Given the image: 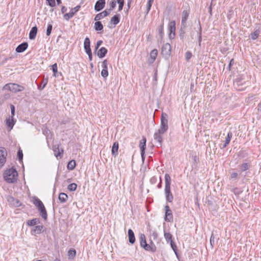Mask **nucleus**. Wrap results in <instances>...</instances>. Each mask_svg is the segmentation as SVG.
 <instances>
[{
	"label": "nucleus",
	"mask_w": 261,
	"mask_h": 261,
	"mask_svg": "<svg viewBox=\"0 0 261 261\" xmlns=\"http://www.w3.org/2000/svg\"><path fill=\"white\" fill-rule=\"evenodd\" d=\"M167 115L163 113L161 119V125L160 128L154 133L153 138L156 141L159 145L162 146L163 142V135L167 131L168 129Z\"/></svg>",
	"instance_id": "nucleus-1"
},
{
	"label": "nucleus",
	"mask_w": 261,
	"mask_h": 261,
	"mask_svg": "<svg viewBox=\"0 0 261 261\" xmlns=\"http://www.w3.org/2000/svg\"><path fill=\"white\" fill-rule=\"evenodd\" d=\"M165 195L166 201L168 202H172L173 200V196L171 192V179L169 174L166 173L165 175Z\"/></svg>",
	"instance_id": "nucleus-2"
},
{
	"label": "nucleus",
	"mask_w": 261,
	"mask_h": 261,
	"mask_svg": "<svg viewBox=\"0 0 261 261\" xmlns=\"http://www.w3.org/2000/svg\"><path fill=\"white\" fill-rule=\"evenodd\" d=\"M18 173L14 168H11L6 170L4 174L5 180L9 183H13L17 180Z\"/></svg>",
	"instance_id": "nucleus-3"
},
{
	"label": "nucleus",
	"mask_w": 261,
	"mask_h": 261,
	"mask_svg": "<svg viewBox=\"0 0 261 261\" xmlns=\"http://www.w3.org/2000/svg\"><path fill=\"white\" fill-rule=\"evenodd\" d=\"M33 203L39 211L41 217L44 219H46L47 216V212L42 202L37 197H34L33 199Z\"/></svg>",
	"instance_id": "nucleus-4"
},
{
	"label": "nucleus",
	"mask_w": 261,
	"mask_h": 261,
	"mask_svg": "<svg viewBox=\"0 0 261 261\" xmlns=\"http://www.w3.org/2000/svg\"><path fill=\"white\" fill-rule=\"evenodd\" d=\"M3 89L9 90L10 91L13 93H16L18 92H21L23 91L24 90V87L17 84L9 83L6 84L4 86Z\"/></svg>",
	"instance_id": "nucleus-5"
},
{
	"label": "nucleus",
	"mask_w": 261,
	"mask_h": 261,
	"mask_svg": "<svg viewBox=\"0 0 261 261\" xmlns=\"http://www.w3.org/2000/svg\"><path fill=\"white\" fill-rule=\"evenodd\" d=\"M139 241L140 246L147 251H154L155 249L153 247H151L149 244H147L146 241V237L144 234H140L139 237Z\"/></svg>",
	"instance_id": "nucleus-6"
},
{
	"label": "nucleus",
	"mask_w": 261,
	"mask_h": 261,
	"mask_svg": "<svg viewBox=\"0 0 261 261\" xmlns=\"http://www.w3.org/2000/svg\"><path fill=\"white\" fill-rule=\"evenodd\" d=\"M171 53V46L169 43L164 44L162 47L161 53L165 58H168Z\"/></svg>",
	"instance_id": "nucleus-7"
},
{
	"label": "nucleus",
	"mask_w": 261,
	"mask_h": 261,
	"mask_svg": "<svg viewBox=\"0 0 261 261\" xmlns=\"http://www.w3.org/2000/svg\"><path fill=\"white\" fill-rule=\"evenodd\" d=\"M7 156L6 149L4 147H0V169L5 165Z\"/></svg>",
	"instance_id": "nucleus-8"
},
{
	"label": "nucleus",
	"mask_w": 261,
	"mask_h": 261,
	"mask_svg": "<svg viewBox=\"0 0 261 261\" xmlns=\"http://www.w3.org/2000/svg\"><path fill=\"white\" fill-rule=\"evenodd\" d=\"M168 30L169 31V37L173 38L175 36V22L174 21H171L168 24Z\"/></svg>",
	"instance_id": "nucleus-9"
},
{
	"label": "nucleus",
	"mask_w": 261,
	"mask_h": 261,
	"mask_svg": "<svg viewBox=\"0 0 261 261\" xmlns=\"http://www.w3.org/2000/svg\"><path fill=\"white\" fill-rule=\"evenodd\" d=\"M146 139L143 137L142 139L140 142L139 147L141 150V155L143 160L144 159L145 150L146 148Z\"/></svg>",
	"instance_id": "nucleus-10"
},
{
	"label": "nucleus",
	"mask_w": 261,
	"mask_h": 261,
	"mask_svg": "<svg viewBox=\"0 0 261 261\" xmlns=\"http://www.w3.org/2000/svg\"><path fill=\"white\" fill-rule=\"evenodd\" d=\"M165 220L166 221H170L173 219V215L172 211L170 210L169 206L166 205L165 206Z\"/></svg>",
	"instance_id": "nucleus-11"
},
{
	"label": "nucleus",
	"mask_w": 261,
	"mask_h": 261,
	"mask_svg": "<svg viewBox=\"0 0 261 261\" xmlns=\"http://www.w3.org/2000/svg\"><path fill=\"white\" fill-rule=\"evenodd\" d=\"M105 0H98L96 2L94 6L95 10L97 12L101 10L105 6Z\"/></svg>",
	"instance_id": "nucleus-12"
},
{
	"label": "nucleus",
	"mask_w": 261,
	"mask_h": 261,
	"mask_svg": "<svg viewBox=\"0 0 261 261\" xmlns=\"http://www.w3.org/2000/svg\"><path fill=\"white\" fill-rule=\"evenodd\" d=\"M158 54V50L154 49L152 50L150 53V57L148 59V61L150 63H153L156 59Z\"/></svg>",
	"instance_id": "nucleus-13"
},
{
	"label": "nucleus",
	"mask_w": 261,
	"mask_h": 261,
	"mask_svg": "<svg viewBox=\"0 0 261 261\" xmlns=\"http://www.w3.org/2000/svg\"><path fill=\"white\" fill-rule=\"evenodd\" d=\"M110 14V12H108V11L107 10H105L103 11V12H101V13H99L98 14H97L95 18H94V20L95 21H98V20H99L102 18H103L104 17L107 16L108 15H109Z\"/></svg>",
	"instance_id": "nucleus-14"
},
{
	"label": "nucleus",
	"mask_w": 261,
	"mask_h": 261,
	"mask_svg": "<svg viewBox=\"0 0 261 261\" xmlns=\"http://www.w3.org/2000/svg\"><path fill=\"white\" fill-rule=\"evenodd\" d=\"M28 44L27 42H23L19 44L16 48L17 53H22L28 47Z\"/></svg>",
	"instance_id": "nucleus-15"
},
{
	"label": "nucleus",
	"mask_w": 261,
	"mask_h": 261,
	"mask_svg": "<svg viewBox=\"0 0 261 261\" xmlns=\"http://www.w3.org/2000/svg\"><path fill=\"white\" fill-rule=\"evenodd\" d=\"M119 148V143L115 142L113 143L112 148V154L113 156L116 157L118 155V151Z\"/></svg>",
	"instance_id": "nucleus-16"
},
{
	"label": "nucleus",
	"mask_w": 261,
	"mask_h": 261,
	"mask_svg": "<svg viewBox=\"0 0 261 261\" xmlns=\"http://www.w3.org/2000/svg\"><path fill=\"white\" fill-rule=\"evenodd\" d=\"M189 13L187 10L183 11L182 13L181 25L185 27L186 25V21L189 17Z\"/></svg>",
	"instance_id": "nucleus-17"
},
{
	"label": "nucleus",
	"mask_w": 261,
	"mask_h": 261,
	"mask_svg": "<svg viewBox=\"0 0 261 261\" xmlns=\"http://www.w3.org/2000/svg\"><path fill=\"white\" fill-rule=\"evenodd\" d=\"M84 49H85V52H90V51H91V49L90 48V40L88 37H86L85 39L84 43Z\"/></svg>",
	"instance_id": "nucleus-18"
},
{
	"label": "nucleus",
	"mask_w": 261,
	"mask_h": 261,
	"mask_svg": "<svg viewBox=\"0 0 261 261\" xmlns=\"http://www.w3.org/2000/svg\"><path fill=\"white\" fill-rule=\"evenodd\" d=\"M232 133L231 132H229L228 133L227 137L225 138L224 144L223 145V146L222 147H221V149L225 148L229 144V143H230L231 138H232Z\"/></svg>",
	"instance_id": "nucleus-19"
},
{
	"label": "nucleus",
	"mask_w": 261,
	"mask_h": 261,
	"mask_svg": "<svg viewBox=\"0 0 261 261\" xmlns=\"http://www.w3.org/2000/svg\"><path fill=\"white\" fill-rule=\"evenodd\" d=\"M37 27L36 26L33 27L29 34V38L30 39L33 40L34 39L36 36L37 33Z\"/></svg>",
	"instance_id": "nucleus-20"
},
{
	"label": "nucleus",
	"mask_w": 261,
	"mask_h": 261,
	"mask_svg": "<svg viewBox=\"0 0 261 261\" xmlns=\"http://www.w3.org/2000/svg\"><path fill=\"white\" fill-rule=\"evenodd\" d=\"M108 50L104 47H101L97 52V56L100 58H102L106 55Z\"/></svg>",
	"instance_id": "nucleus-21"
},
{
	"label": "nucleus",
	"mask_w": 261,
	"mask_h": 261,
	"mask_svg": "<svg viewBox=\"0 0 261 261\" xmlns=\"http://www.w3.org/2000/svg\"><path fill=\"white\" fill-rule=\"evenodd\" d=\"M128 236L129 243L133 244L135 242L136 239L134 233L132 229H128Z\"/></svg>",
	"instance_id": "nucleus-22"
},
{
	"label": "nucleus",
	"mask_w": 261,
	"mask_h": 261,
	"mask_svg": "<svg viewBox=\"0 0 261 261\" xmlns=\"http://www.w3.org/2000/svg\"><path fill=\"white\" fill-rule=\"evenodd\" d=\"M53 150L55 152V155H56V156L57 158H58L59 156H61V154H63V150L62 149L61 150V151H60V148H59V145H54L53 146Z\"/></svg>",
	"instance_id": "nucleus-23"
},
{
	"label": "nucleus",
	"mask_w": 261,
	"mask_h": 261,
	"mask_svg": "<svg viewBox=\"0 0 261 261\" xmlns=\"http://www.w3.org/2000/svg\"><path fill=\"white\" fill-rule=\"evenodd\" d=\"M6 124L8 127H10V130L12 129L14 125V120L13 116H11V118L9 117L6 120Z\"/></svg>",
	"instance_id": "nucleus-24"
},
{
	"label": "nucleus",
	"mask_w": 261,
	"mask_h": 261,
	"mask_svg": "<svg viewBox=\"0 0 261 261\" xmlns=\"http://www.w3.org/2000/svg\"><path fill=\"white\" fill-rule=\"evenodd\" d=\"M39 218H34L31 220H28L27 223L28 226H33L39 223Z\"/></svg>",
	"instance_id": "nucleus-25"
},
{
	"label": "nucleus",
	"mask_w": 261,
	"mask_h": 261,
	"mask_svg": "<svg viewBox=\"0 0 261 261\" xmlns=\"http://www.w3.org/2000/svg\"><path fill=\"white\" fill-rule=\"evenodd\" d=\"M67 198V195L64 193H61L59 195V200L62 203L65 202Z\"/></svg>",
	"instance_id": "nucleus-26"
},
{
	"label": "nucleus",
	"mask_w": 261,
	"mask_h": 261,
	"mask_svg": "<svg viewBox=\"0 0 261 261\" xmlns=\"http://www.w3.org/2000/svg\"><path fill=\"white\" fill-rule=\"evenodd\" d=\"M103 28V25L100 21H96L94 23V29L96 31H99L102 30Z\"/></svg>",
	"instance_id": "nucleus-27"
},
{
	"label": "nucleus",
	"mask_w": 261,
	"mask_h": 261,
	"mask_svg": "<svg viewBox=\"0 0 261 261\" xmlns=\"http://www.w3.org/2000/svg\"><path fill=\"white\" fill-rule=\"evenodd\" d=\"M120 21L119 15H115L111 19V22L113 23L114 25L117 24Z\"/></svg>",
	"instance_id": "nucleus-28"
},
{
	"label": "nucleus",
	"mask_w": 261,
	"mask_h": 261,
	"mask_svg": "<svg viewBox=\"0 0 261 261\" xmlns=\"http://www.w3.org/2000/svg\"><path fill=\"white\" fill-rule=\"evenodd\" d=\"M164 237H165V238L167 242H170L171 241H173L172 239V234L170 232H168L166 231L165 229H164Z\"/></svg>",
	"instance_id": "nucleus-29"
},
{
	"label": "nucleus",
	"mask_w": 261,
	"mask_h": 261,
	"mask_svg": "<svg viewBox=\"0 0 261 261\" xmlns=\"http://www.w3.org/2000/svg\"><path fill=\"white\" fill-rule=\"evenodd\" d=\"M76 165V163L74 160H71L69 162L67 165V168L69 170H72L74 169Z\"/></svg>",
	"instance_id": "nucleus-30"
},
{
	"label": "nucleus",
	"mask_w": 261,
	"mask_h": 261,
	"mask_svg": "<svg viewBox=\"0 0 261 261\" xmlns=\"http://www.w3.org/2000/svg\"><path fill=\"white\" fill-rule=\"evenodd\" d=\"M260 33V31L259 30H255L254 32L250 34V37L252 40L256 39Z\"/></svg>",
	"instance_id": "nucleus-31"
},
{
	"label": "nucleus",
	"mask_w": 261,
	"mask_h": 261,
	"mask_svg": "<svg viewBox=\"0 0 261 261\" xmlns=\"http://www.w3.org/2000/svg\"><path fill=\"white\" fill-rule=\"evenodd\" d=\"M198 25H199L198 44H199V45L200 46L201 42L202 41V33H201L202 29H201V27L200 25V22L199 21H198Z\"/></svg>",
	"instance_id": "nucleus-32"
},
{
	"label": "nucleus",
	"mask_w": 261,
	"mask_h": 261,
	"mask_svg": "<svg viewBox=\"0 0 261 261\" xmlns=\"http://www.w3.org/2000/svg\"><path fill=\"white\" fill-rule=\"evenodd\" d=\"M81 8V6L80 5H78L76 6L75 7L72 8L69 13L73 16L74 14L79 11L80 9Z\"/></svg>",
	"instance_id": "nucleus-33"
},
{
	"label": "nucleus",
	"mask_w": 261,
	"mask_h": 261,
	"mask_svg": "<svg viewBox=\"0 0 261 261\" xmlns=\"http://www.w3.org/2000/svg\"><path fill=\"white\" fill-rule=\"evenodd\" d=\"M164 23L162 24L159 28V34L161 39L163 38L164 35Z\"/></svg>",
	"instance_id": "nucleus-34"
},
{
	"label": "nucleus",
	"mask_w": 261,
	"mask_h": 261,
	"mask_svg": "<svg viewBox=\"0 0 261 261\" xmlns=\"http://www.w3.org/2000/svg\"><path fill=\"white\" fill-rule=\"evenodd\" d=\"M42 133L46 137H48L50 134V131L47 127L44 126L42 128Z\"/></svg>",
	"instance_id": "nucleus-35"
},
{
	"label": "nucleus",
	"mask_w": 261,
	"mask_h": 261,
	"mask_svg": "<svg viewBox=\"0 0 261 261\" xmlns=\"http://www.w3.org/2000/svg\"><path fill=\"white\" fill-rule=\"evenodd\" d=\"M77 188V185L75 183H72L68 185V189L70 191H74Z\"/></svg>",
	"instance_id": "nucleus-36"
},
{
	"label": "nucleus",
	"mask_w": 261,
	"mask_h": 261,
	"mask_svg": "<svg viewBox=\"0 0 261 261\" xmlns=\"http://www.w3.org/2000/svg\"><path fill=\"white\" fill-rule=\"evenodd\" d=\"M170 243V245H171V248H172L173 250L175 252L176 256L178 257V254L177 253V247H176L175 244L174 243V242L173 241H171V242Z\"/></svg>",
	"instance_id": "nucleus-37"
},
{
	"label": "nucleus",
	"mask_w": 261,
	"mask_h": 261,
	"mask_svg": "<svg viewBox=\"0 0 261 261\" xmlns=\"http://www.w3.org/2000/svg\"><path fill=\"white\" fill-rule=\"evenodd\" d=\"M17 157L18 161L20 162H22V159H23V153L22 150L19 149L17 152Z\"/></svg>",
	"instance_id": "nucleus-38"
},
{
	"label": "nucleus",
	"mask_w": 261,
	"mask_h": 261,
	"mask_svg": "<svg viewBox=\"0 0 261 261\" xmlns=\"http://www.w3.org/2000/svg\"><path fill=\"white\" fill-rule=\"evenodd\" d=\"M51 67V69L54 72V75L55 76H56V73L58 71V67L57 63H55L54 64H53Z\"/></svg>",
	"instance_id": "nucleus-39"
},
{
	"label": "nucleus",
	"mask_w": 261,
	"mask_h": 261,
	"mask_svg": "<svg viewBox=\"0 0 261 261\" xmlns=\"http://www.w3.org/2000/svg\"><path fill=\"white\" fill-rule=\"evenodd\" d=\"M53 29V25L51 24H48L47 25V28L46 30V35L49 36L51 34V31Z\"/></svg>",
	"instance_id": "nucleus-40"
},
{
	"label": "nucleus",
	"mask_w": 261,
	"mask_h": 261,
	"mask_svg": "<svg viewBox=\"0 0 261 261\" xmlns=\"http://www.w3.org/2000/svg\"><path fill=\"white\" fill-rule=\"evenodd\" d=\"M249 165L247 163H243L241 166V169L242 171H245L248 169Z\"/></svg>",
	"instance_id": "nucleus-41"
},
{
	"label": "nucleus",
	"mask_w": 261,
	"mask_h": 261,
	"mask_svg": "<svg viewBox=\"0 0 261 261\" xmlns=\"http://www.w3.org/2000/svg\"><path fill=\"white\" fill-rule=\"evenodd\" d=\"M192 56V54L189 51H187L185 54V58L187 61H189L191 58Z\"/></svg>",
	"instance_id": "nucleus-42"
},
{
	"label": "nucleus",
	"mask_w": 261,
	"mask_h": 261,
	"mask_svg": "<svg viewBox=\"0 0 261 261\" xmlns=\"http://www.w3.org/2000/svg\"><path fill=\"white\" fill-rule=\"evenodd\" d=\"M101 66H102V69L108 70V61H107V60H105L102 62Z\"/></svg>",
	"instance_id": "nucleus-43"
},
{
	"label": "nucleus",
	"mask_w": 261,
	"mask_h": 261,
	"mask_svg": "<svg viewBox=\"0 0 261 261\" xmlns=\"http://www.w3.org/2000/svg\"><path fill=\"white\" fill-rule=\"evenodd\" d=\"M101 75L102 77L106 78L108 76V71L106 69H102Z\"/></svg>",
	"instance_id": "nucleus-44"
},
{
	"label": "nucleus",
	"mask_w": 261,
	"mask_h": 261,
	"mask_svg": "<svg viewBox=\"0 0 261 261\" xmlns=\"http://www.w3.org/2000/svg\"><path fill=\"white\" fill-rule=\"evenodd\" d=\"M154 0H148L147 2V12H149L150 10V8L152 6V4L153 3Z\"/></svg>",
	"instance_id": "nucleus-45"
},
{
	"label": "nucleus",
	"mask_w": 261,
	"mask_h": 261,
	"mask_svg": "<svg viewBox=\"0 0 261 261\" xmlns=\"http://www.w3.org/2000/svg\"><path fill=\"white\" fill-rule=\"evenodd\" d=\"M47 81H48L47 79H45V80L44 79L42 81V85H41L40 86V88H39L40 90H42L44 88V87H45L47 83Z\"/></svg>",
	"instance_id": "nucleus-46"
},
{
	"label": "nucleus",
	"mask_w": 261,
	"mask_h": 261,
	"mask_svg": "<svg viewBox=\"0 0 261 261\" xmlns=\"http://www.w3.org/2000/svg\"><path fill=\"white\" fill-rule=\"evenodd\" d=\"M72 17V15L69 12L64 15V18L66 20H69Z\"/></svg>",
	"instance_id": "nucleus-47"
},
{
	"label": "nucleus",
	"mask_w": 261,
	"mask_h": 261,
	"mask_svg": "<svg viewBox=\"0 0 261 261\" xmlns=\"http://www.w3.org/2000/svg\"><path fill=\"white\" fill-rule=\"evenodd\" d=\"M42 232V229H32L31 233L32 235H35L36 233H41Z\"/></svg>",
	"instance_id": "nucleus-48"
},
{
	"label": "nucleus",
	"mask_w": 261,
	"mask_h": 261,
	"mask_svg": "<svg viewBox=\"0 0 261 261\" xmlns=\"http://www.w3.org/2000/svg\"><path fill=\"white\" fill-rule=\"evenodd\" d=\"M46 2L48 3V4L49 6L53 7L55 6L56 3L55 0H46Z\"/></svg>",
	"instance_id": "nucleus-49"
},
{
	"label": "nucleus",
	"mask_w": 261,
	"mask_h": 261,
	"mask_svg": "<svg viewBox=\"0 0 261 261\" xmlns=\"http://www.w3.org/2000/svg\"><path fill=\"white\" fill-rule=\"evenodd\" d=\"M76 254V251L75 250H71L70 249L68 251V255L72 257H74Z\"/></svg>",
	"instance_id": "nucleus-50"
},
{
	"label": "nucleus",
	"mask_w": 261,
	"mask_h": 261,
	"mask_svg": "<svg viewBox=\"0 0 261 261\" xmlns=\"http://www.w3.org/2000/svg\"><path fill=\"white\" fill-rule=\"evenodd\" d=\"M116 3L115 1H112L110 3V8L109 10L111 11V10L113 9L116 7Z\"/></svg>",
	"instance_id": "nucleus-51"
},
{
	"label": "nucleus",
	"mask_w": 261,
	"mask_h": 261,
	"mask_svg": "<svg viewBox=\"0 0 261 261\" xmlns=\"http://www.w3.org/2000/svg\"><path fill=\"white\" fill-rule=\"evenodd\" d=\"M214 233L213 232H212V235H211V239H210V243H211V245L213 246L215 243V240H214Z\"/></svg>",
	"instance_id": "nucleus-52"
},
{
	"label": "nucleus",
	"mask_w": 261,
	"mask_h": 261,
	"mask_svg": "<svg viewBox=\"0 0 261 261\" xmlns=\"http://www.w3.org/2000/svg\"><path fill=\"white\" fill-rule=\"evenodd\" d=\"M10 108L11 116H13V118H14V116L15 115V107L13 105H11L10 106Z\"/></svg>",
	"instance_id": "nucleus-53"
},
{
	"label": "nucleus",
	"mask_w": 261,
	"mask_h": 261,
	"mask_svg": "<svg viewBox=\"0 0 261 261\" xmlns=\"http://www.w3.org/2000/svg\"><path fill=\"white\" fill-rule=\"evenodd\" d=\"M157 181V178L155 176L152 177L150 179V182L151 184H155Z\"/></svg>",
	"instance_id": "nucleus-54"
},
{
	"label": "nucleus",
	"mask_w": 261,
	"mask_h": 261,
	"mask_svg": "<svg viewBox=\"0 0 261 261\" xmlns=\"http://www.w3.org/2000/svg\"><path fill=\"white\" fill-rule=\"evenodd\" d=\"M102 43V41H101V40L98 41L95 45V50H97L99 48V47L101 45Z\"/></svg>",
	"instance_id": "nucleus-55"
},
{
	"label": "nucleus",
	"mask_w": 261,
	"mask_h": 261,
	"mask_svg": "<svg viewBox=\"0 0 261 261\" xmlns=\"http://www.w3.org/2000/svg\"><path fill=\"white\" fill-rule=\"evenodd\" d=\"M238 176V173L237 172H233L232 173H231L230 174V178L233 179V178H236Z\"/></svg>",
	"instance_id": "nucleus-56"
},
{
	"label": "nucleus",
	"mask_w": 261,
	"mask_h": 261,
	"mask_svg": "<svg viewBox=\"0 0 261 261\" xmlns=\"http://www.w3.org/2000/svg\"><path fill=\"white\" fill-rule=\"evenodd\" d=\"M118 3L119 4V11H121L124 5V1Z\"/></svg>",
	"instance_id": "nucleus-57"
},
{
	"label": "nucleus",
	"mask_w": 261,
	"mask_h": 261,
	"mask_svg": "<svg viewBox=\"0 0 261 261\" xmlns=\"http://www.w3.org/2000/svg\"><path fill=\"white\" fill-rule=\"evenodd\" d=\"M257 110L258 113H261V101L259 102L257 106Z\"/></svg>",
	"instance_id": "nucleus-58"
},
{
	"label": "nucleus",
	"mask_w": 261,
	"mask_h": 261,
	"mask_svg": "<svg viewBox=\"0 0 261 261\" xmlns=\"http://www.w3.org/2000/svg\"><path fill=\"white\" fill-rule=\"evenodd\" d=\"M87 54L88 55L89 59L90 61L92 60V51H90V52H86Z\"/></svg>",
	"instance_id": "nucleus-59"
},
{
	"label": "nucleus",
	"mask_w": 261,
	"mask_h": 261,
	"mask_svg": "<svg viewBox=\"0 0 261 261\" xmlns=\"http://www.w3.org/2000/svg\"><path fill=\"white\" fill-rule=\"evenodd\" d=\"M162 179H161V177H160V182L159 183V184L157 186V187L158 189H161L162 188Z\"/></svg>",
	"instance_id": "nucleus-60"
},
{
	"label": "nucleus",
	"mask_w": 261,
	"mask_h": 261,
	"mask_svg": "<svg viewBox=\"0 0 261 261\" xmlns=\"http://www.w3.org/2000/svg\"><path fill=\"white\" fill-rule=\"evenodd\" d=\"M67 11V8L65 6H62L61 8V12L64 13Z\"/></svg>",
	"instance_id": "nucleus-61"
},
{
	"label": "nucleus",
	"mask_w": 261,
	"mask_h": 261,
	"mask_svg": "<svg viewBox=\"0 0 261 261\" xmlns=\"http://www.w3.org/2000/svg\"><path fill=\"white\" fill-rule=\"evenodd\" d=\"M212 2H211V5L208 8V11L210 14L212 13Z\"/></svg>",
	"instance_id": "nucleus-62"
},
{
	"label": "nucleus",
	"mask_w": 261,
	"mask_h": 261,
	"mask_svg": "<svg viewBox=\"0 0 261 261\" xmlns=\"http://www.w3.org/2000/svg\"><path fill=\"white\" fill-rule=\"evenodd\" d=\"M14 204L16 206H19L20 205L19 202L18 200H16V203H14Z\"/></svg>",
	"instance_id": "nucleus-63"
},
{
	"label": "nucleus",
	"mask_w": 261,
	"mask_h": 261,
	"mask_svg": "<svg viewBox=\"0 0 261 261\" xmlns=\"http://www.w3.org/2000/svg\"><path fill=\"white\" fill-rule=\"evenodd\" d=\"M14 200H15L12 197H10L8 199L9 201H14Z\"/></svg>",
	"instance_id": "nucleus-64"
}]
</instances>
